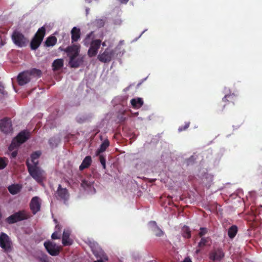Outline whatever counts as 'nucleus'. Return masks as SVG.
Wrapping results in <instances>:
<instances>
[{"instance_id":"09e8293b","label":"nucleus","mask_w":262,"mask_h":262,"mask_svg":"<svg viewBox=\"0 0 262 262\" xmlns=\"http://www.w3.org/2000/svg\"><path fill=\"white\" fill-rule=\"evenodd\" d=\"M120 3L126 4L129 0H118Z\"/></svg>"},{"instance_id":"473e14b6","label":"nucleus","mask_w":262,"mask_h":262,"mask_svg":"<svg viewBox=\"0 0 262 262\" xmlns=\"http://www.w3.org/2000/svg\"><path fill=\"white\" fill-rule=\"evenodd\" d=\"M224 93H225V96L224 98H227L230 97H236V95L235 93H231L230 89H228L227 88H225L224 89Z\"/></svg>"},{"instance_id":"9d476101","label":"nucleus","mask_w":262,"mask_h":262,"mask_svg":"<svg viewBox=\"0 0 262 262\" xmlns=\"http://www.w3.org/2000/svg\"><path fill=\"white\" fill-rule=\"evenodd\" d=\"M0 129L5 134L12 133V127L10 119L5 118L0 120Z\"/></svg>"},{"instance_id":"aec40b11","label":"nucleus","mask_w":262,"mask_h":262,"mask_svg":"<svg viewBox=\"0 0 262 262\" xmlns=\"http://www.w3.org/2000/svg\"><path fill=\"white\" fill-rule=\"evenodd\" d=\"M95 38L94 31H91L90 33L86 35V37L83 40V43L84 46L88 47L92 43V41L94 40Z\"/></svg>"},{"instance_id":"1a4fd4ad","label":"nucleus","mask_w":262,"mask_h":262,"mask_svg":"<svg viewBox=\"0 0 262 262\" xmlns=\"http://www.w3.org/2000/svg\"><path fill=\"white\" fill-rule=\"evenodd\" d=\"M11 242L9 236L5 233H2L0 235V247L5 252H8L11 250Z\"/></svg>"},{"instance_id":"37998d69","label":"nucleus","mask_w":262,"mask_h":262,"mask_svg":"<svg viewBox=\"0 0 262 262\" xmlns=\"http://www.w3.org/2000/svg\"><path fill=\"white\" fill-rule=\"evenodd\" d=\"M190 123H186L185 125L180 126L178 130L179 132H182L187 129L189 126Z\"/></svg>"},{"instance_id":"de8ad7c7","label":"nucleus","mask_w":262,"mask_h":262,"mask_svg":"<svg viewBox=\"0 0 262 262\" xmlns=\"http://www.w3.org/2000/svg\"><path fill=\"white\" fill-rule=\"evenodd\" d=\"M133 87H134V85H130L129 86H128L127 88H125L124 89V91L125 92H126L128 90H129L130 89H131Z\"/></svg>"},{"instance_id":"f3484780","label":"nucleus","mask_w":262,"mask_h":262,"mask_svg":"<svg viewBox=\"0 0 262 262\" xmlns=\"http://www.w3.org/2000/svg\"><path fill=\"white\" fill-rule=\"evenodd\" d=\"M70 232L64 230L62 237V244L64 246H70L72 244V241L70 238Z\"/></svg>"},{"instance_id":"39448f33","label":"nucleus","mask_w":262,"mask_h":262,"mask_svg":"<svg viewBox=\"0 0 262 262\" xmlns=\"http://www.w3.org/2000/svg\"><path fill=\"white\" fill-rule=\"evenodd\" d=\"M12 39L14 43L19 47L26 46L28 42V40L25 36L21 33L16 30L13 32Z\"/></svg>"},{"instance_id":"c85d7f7f","label":"nucleus","mask_w":262,"mask_h":262,"mask_svg":"<svg viewBox=\"0 0 262 262\" xmlns=\"http://www.w3.org/2000/svg\"><path fill=\"white\" fill-rule=\"evenodd\" d=\"M60 142V140L55 137L51 138L49 140V143L51 147H56L59 143Z\"/></svg>"},{"instance_id":"f704fd0d","label":"nucleus","mask_w":262,"mask_h":262,"mask_svg":"<svg viewBox=\"0 0 262 262\" xmlns=\"http://www.w3.org/2000/svg\"><path fill=\"white\" fill-rule=\"evenodd\" d=\"M105 23V20L104 19H96L94 21L95 25L98 28L103 27Z\"/></svg>"},{"instance_id":"7ed1b4c3","label":"nucleus","mask_w":262,"mask_h":262,"mask_svg":"<svg viewBox=\"0 0 262 262\" xmlns=\"http://www.w3.org/2000/svg\"><path fill=\"white\" fill-rule=\"evenodd\" d=\"M45 34L46 29L44 27H42L38 30L30 42V47L32 50H35L39 47Z\"/></svg>"},{"instance_id":"58836bf2","label":"nucleus","mask_w":262,"mask_h":262,"mask_svg":"<svg viewBox=\"0 0 262 262\" xmlns=\"http://www.w3.org/2000/svg\"><path fill=\"white\" fill-rule=\"evenodd\" d=\"M99 160H100L101 164H102V165L103 166V168L104 169H105V168H106V163H105L106 160H105V157L103 155H100Z\"/></svg>"},{"instance_id":"5fc2aeb1","label":"nucleus","mask_w":262,"mask_h":262,"mask_svg":"<svg viewBox=\"0 0 262 262\" xmlns=\"http://www.w3.org/2000/svg\"><path fill=\"white\" fill-rule=\"evenodd\" d=\"M79 122L81 123L82 121H78Z\"/></svg>"},{"instance_id":"ea45409f","label":"nucleus","mask_w":262,"mask_h":262,"mask_svg":"<svg viewBox=\"0 0 262 262\" xmlns=\"http://www.w3.org/2000/svg\"><path fill=\"white\" fill-rule=\"evenodd\" d=\"M61 236V233H59L58 231H55L52 234L51 237L53 239H59Z\"/></svg>"},{"instance_id":"6e6552de","label":"nucleus","mask_w":262,"mask_h":262,"mask_svg":"<svg viewBox=\"0 0 262 262\" xmlns=\"http://www.w3.org/2000/svg\"><path fill=\"white\" fill-rule=\"evenodd\" d=\"M115 52L114 50L106 48L102 53H100L97 58L98 59L103 63L109 62L112 59Z\"/></svg>"},{"instance_id":"b1692460","label":"nucleus","mask_w":262,"mask_h":262,"mask_svg":"<svg viewBox=\"0 0 262 262\" xmlns=\"http://www.w3.org/2000/svg\"><path fill=\"white\" fill-rule=\"evenodd\" d=\"M110 145V142L108 140H105L101 144L100 148L98 149L97 150V155L100 154L101 152H104L106 148Z\"/></svg>"},{"instance_id":"2eb2a0df","label":"nucleus","mask_w":262,"mask_h":262,"mask_svg":"<svg viewBox=\"0 0 262 262\" xmlns=\"http://www.w3.org/2000/svg\"><path fill=\"white\" fill-rule=\"evenodd\" d=\"M30 208L33 214H36L40 209L39 199L37 196L33 197L30 203Z\"/></svg>"},{"instance_id":"e433bc0d","label":"nucleus","mask_w":262,"mask_h":262,"mask_svg":"<svg viewBox=\"0 0 262 262\" xmlns=\"http://www.w3.org/2000/svg\"><path fill=\"white\" fill-rule=\"evenodd\" d=\"M152 230L155 232L156 236L158 237L162 236L164 234L163 231L159 227L153 229Z\"/></svg>"},{"instance_id":"412c9836","label":"nucleus","mask_w":262,"mask_h":262,"mask_svg":"<svg viewBox=\"0 0 262 262\" xmlns=\"http://www.w3.org/2000/svg\"><path fill=\"white\" fill-rule=\"evenodd\" d=\"M63 66V60L62 59H55L53 63L52 67L54 71H58Z\"/></svg>"},{"instance_id":"2f4dec72","label":"nucleus","mask_w":262,"mask_h":262,"mask_svg":"<svg viewBox=\"0 0 262 262\" xmlns=\"http://www.w3.org/2000/svg\"><path fill=\"white\" fill-rule=\"evenodd\" d=\"M191 231L188 227H184L183 228V236L185 238L191 237Z\"/></svg>"},{"instance_id":"8fccbe9b","label":"nucleus","mask_w":262,"mask_h":262,"mask_svg":"<svg viewBox=\"0 0 262 262\" xmlns=\"http://www.w3.org/2000/svg\"><path fill=\"white\" fill-rule=\"evenodd\" d=\"M183 262H192L191 260L189 257H186L184 259Z\"/></svg>"},{"instance_id":"f8f14e48","label":"nucleus","mask_w":262,"mask_h":262,"mask_svg":"<svg viewBox=\"0 0 262 262\" xmlns=\"http://www.w3.org/2000/svg\"><path fill=\"white\" fill-rule=\"evenodd\" d=\"M225 256V253L222 248H219L212 250L209 254V258L212 261H220Z\"/></svg>"},{"instance_id":"4be33fe9","label":"nucleus","mask_w":262,"mask_h":262,"mask_svg":"<svg viewBox=\"0 0 262 262\" xmlns=\"http://www.w3.org/2000/svg\"><path fill=\"white\" fill-rule=\"evenodd\" d=\"M57 40L56 37L53 36H49L47 38L45 42V45L46 47L53 46L56 43Z\"/></svg>"},{"instance_id":"5701e85b","label":"nucleus","mask_w":262,"mask_h":262,"mask_svg":"<svg viewBox=\"0 0 262 262\" xmlns=\"http://www.w3.org/2000/svg\"><path fill=\"white\" fill-rule=\"evenodd\" d=\"M41 152L40 151H36L33 152L31 155V161L34 164L33 165H37L38 161L37 160L40 156Z\"/></svg>"},{"instance_id":"393cba45","label":"nucleus","mask_w":262,"mask_h":262,"mask_svg":"<svg viewBox=\"0 0 262 262\" xmlns=\"http://www.w3.org/2000/svg\"><path fill=\"white\" fill-rule=\"evenodd\" d=\"M237 232V227L233 225L230 227L228 231V235L230 238H234Z\"/></svg>"},{"instance_id":"6ab92c4d","label":"nucleus","mask_w":262,"mask_h":262,"mask_svg":"<svg viewBox=\"0 0 262 262\" xmlns=\"http://www.w3.org/2000/svg\"><path fill=\"white\" fill-rule=\"evenodd\" d=\"M92 163V158L90 156L85 157L83 160L82 163L79 166V170L82 171L85 168H88Z\"/></svg>"},{"instance_id":"a878e982","label":"nucleus","mask_w":262,"mask_h":262,"mask_svg":"<svg viewBox=\"0 0 262 262\" xmlns=\"http://www.w3.org/2000/svg\"><path fill=\"white\" fill-rule=\"evenodd\" d=\"M130 103L135 108H139L143 104V99H131Z\"/></svg>"},{"instance_id":"4468645a","label":"nucleus","mask_w":262,"mask_h":262,"mask_svg":"<svg viewBox=\"0 0 262 262\" xmlns=\"http://www.w3.org/2000/svg\"><path fill=\"white\" fill-rule=\"evenodd\" d=\"M30 76L27 71L20 73L17 76L18 83L20 85H24L28 83L30 81Z\"/></svg>"},{"instance_id":"72a5a7b5","label":"nucleus","mask_w":262,"mask_h":262,"mask_svg":"<svg viewBox=\"0 0 262 262\" xmlns=\"http://www.w3.org/2000/svg\"><path fill=\"white\" fill-rule=\"evenodd\" d=\"M93 182L90 181L86 180H83L82 181L81 185L84 189L86 188H90L93 184Z\"/></svg>"},{"instance_id":"49530a36","label":"nucleus","mask_w":262,"mask_h":262,"mask_svg":"<svg viewBox=\"0 0 262 262\" xmlns=\"http://www.w3.org/2000/svg\"><path fill=\"white\" fill-rule=\"evenodd\" d=\"M17 155V151L16 150L13 151L11 154V157L12 158H15Z\"/></svg>"},{"instance_id":"20e7f679","label":"nucleus","mask_w":262,"mask_h":262,"mask_svg":"<svg viewBox=\"0 0 262 262\" xmlns=\"http://www.w3.org/2000/svg\"><path fill=\"white\" fill-rule=\"evenodd\" d=\"M29 215L25 210H20L11 215L6 219V221L9 224H14L19 221L27 220Z\"/></svg>"},{"instance_id":"a211bd4d","label":"nucleus","mask_w":262,"mask_h":262,"mask_svg":"<svg viewBox=\"0 0 262 262\" xmlns=\"http://www.w3.org/2000/svg\"><path fill=\"white\" fill-rule=\"evenodd\" d=\"M71 33L72 42L77 41L80 37L81 33L80 29L74 27L72 28Z\"/></svg>"},{"instance_id":"a18cd8bd","label":"nucleus","mask_w":262,"mask_h":262,"mask_svg":"<svg viewBox=\"0 0 262 262\" xmlns=\"http://www.w3.org/2000/svg\"><path fill=\"white\" fill-rule=\"evenodd\" d=\"M149 224L152 227V230L153 229L156 228L157 227H158V226L157 225V223L155 221H150Z\"/></svg>"},{"instance_id":"cd10ccee","label":"nucleus","mask_w":262,"mask_h":262,"mask_svg":"<svg viewBox=\"0 0 262 262\" xmlns=\"http://www.w3.org/2000/svg\"><path fill=\"white\" fill-rule=\"evenodd\" d=\"M209 237H201L200 242L198 243V247L200 248H202L205 246L208 245V243L209 241Z\"/></svg>"},{"instance_id":"c03bdc74","label":"nucleus","mask_w":262,"mask_h":262,"mask_svg":"<svg viewBox=\"0 0 262 262\" xmlns=\"http://www.w3.org/2000/svg\"><path fill=\"white\" fill-rule=\"evenodd\" d=\"M195 159L194 158V156H192L191 157H190L187 160V164H190L194 162Z\"/></svg>"},{"instance_id":"423d86ee","label":"nucleus","mask_w":262,"mask_h":262,"mask_svg":"<svg viewBox=\"0 0 262 262\" xmlns=\"http://www.w3.org/2000/svg\"><path fill=\"white\" fill-rule=\"evenodd\" d=\"M55 196L57 200L63 201L66 204L69 199L70 194L66 188H63L61 185L59 184L55 192Z\"/></svg>"},{"instance_id":"dca6fc26","label":"nucleus","mask_w":262,"mask_h":262,"mask_svg":"<svg viewBox=\"0 0 262 262\" xmlns=\"http://www.w3.org/2000/svg\"><path fill=\"white\" fill-rule=\"evenodd\" d=\"M84 61V57L78 56L77 57L71 58L69 60V64L70 67L77 68L81 65Z\"/></svg>"},{"instance_id":"bb28decb","label":"nucleus","mask_w":262,"mask_h":262,"mask_svg":"<svg viewBox=\"0 0 262 262\" xmlns=\"http://www.w3.org/2000/svg\"><path fill=\"white\" fill-rule=\"evenodd\" d=\"M8 190L12 194H16L20 191V188L18 185H12L8 187Z\"/></svg>"},{"instance_id":"7c9ffc66","label":"nucleus","mask_w":262,"mask_h":262,"mask_svg":"<svg viewBox=\"0 0 262 262\" xmlns=\"http://www.w3.org/2000/svg\"><path fill=\"white\" fill-rule=\"evenodd\" d=\"M29 73V75L31 76V75L36 76L38 77H40L41 75V71L40 70L33 68L30 70V71H28Z\"/></svg>"},{"instance_id":"3c124183","label":"nucleus","mask_w":262,"mask_h":262,"mask_svg":"<svg viewBox=\"0 0 262 262\" xmlns=\"http://www.w3.org/2000/svg\"><path fill=\"white\" fill-rule=\"evenodd\" d=\"M200 249H197V250H196V252L198 253H199V252H200Z\"/></svg>"},{"instance_id":"ddd939ff","label":"nucleus","mask_w":262,"mask_h":262,"mask_svg":"<svg viewBox=\"0 0 262 262\" xmlns=\"http://www.w3.org/2000/svg\"><path fill=\"white\" fill-rule=\"evenodd\" d=\"M65 51L67 53L70 59L79 56L80 52V46L77 45H73L68 47Z\"/></svg>"},{"instance_id":"f03ea898","label":"nucleus","mask_w":262,"mask_h":262,"mask_svg":"<svg viewBox=\"0 0 262 262\" xmlns=\"http://www.w3.org/2000/svg\"><path fill=\"white\" fill-rule=\"evenodd\" d=\"M29 132L23 130L20 132L17 136L13 139L9 147V150L12 151L17 148L20 144L25 142L29 138Z\"/></svg>"},{"instance_id":"603ef678","label":"nucleus","mask_w":262,"mask_h":262,"mask_svg":"<svg viewBox=\"0 0 262 262\" xmlns=\"http://www.w3.org/2000/svg\"><path fill=\"white\" fill-rule=\"evenodd\" d=\"M102 46H105V42H103V43H102Z\"/></svg>"},{"instance_id":"a19ab883","label":"nucleus","mask_w":262,"mask_h":262,"mask_svg":"<svg viewBox=\"0 0 262 262\" xmlns=\"http://www.w3.org/2000/svg\"><path fill=\"white\" fill-rule=\"evenodd\" d=\"M54 221L56 224V226H55V231H58L59 233H61L62 227L59 224H57L58 222H57V220L54 219Z\"/></svg>"},{"instance_id":"c756f323","label":"nucleus","mask_w":262,"mask_h":262,"mask_svg":"<svg viewBox=\"0 0 262 262\" xmlns=\"http://www.w3.org/2000/svg\"><path fill=\"white\" fill-rule=\"evenodd\" d=\"M8 162L7 158L0 157V169H4L8 164Z\"/></svg>"},{"instance_id":"79ce46f5","label":"nucleus","mask_w":262,"mask_h":262,"mask_svg":"<svg viewBox=\"0 0 262 262\" xmlns=\"http://www.w3.org/2000/svg\"><path fill=\"white\" fill-rule=\"evenodd\" d=\"M0 93H1L3 95L4 97H6L8 96V94L5 91L4 86H3L2 85L1 83H0Z\"/></svg>"},{"instance_id":"864d4df0","label":"nucleus","mask_w":262,"mask_h":262,"mask_svg":"<svg viewBox=\"0 0 262 262\" xmlns=\"http://www.w3.org/2000/svg\"><path fill=\"white\" fill-rule=\"evenodd\" d=\"M125 120V118H124L122 120V121H124Z\"/></svg>"},{"instance_id":"f257e3e1","label":"nucleus","mask_w":262,"mask_h":262,"mask_svg":"<svg viewBox=\"0 0 262 262\" xmlns=\"http://www.w3.org/2000/svg\"><path fill=\"white\" fill-rule=\"evenodd\" d=\"M26 165L30 175L38 183H41L44 179L43 171L37 165H32L28 161L26 162Z\"/></svg>"},{"instance_id":"0eeeda50","label":"nucleus","mask_w":262,"mask_h":262,"mask_svg":"<svg viewBox=\"0 0 262 262\" xmlns=\"http://www.w3.org/2000/svg\"><path fill=\"white\" fill-rule=\"evenodd\" d=\"M47 252L52 256H57L61 250V247L51 241L45 242L43 244Z\"/></svg>"},{"instance_id":"9b49d317","label":"nucleus","mask_w":262,"mask_h":262,"mask_svg":"<svg viewBox=\"0 0 262 262\" xmlns=\"http://www.w3.org/2000/svg\"><path fill=\"white\" fill-rule=\"evenodd\" d=\"M101 43V40L100 39H95L92 41V43L90 45V47L88 51V55L89 57H92L97 55Z\"/></svg>"},{"instance_id":"c9c22d12","label":"nucleus","mask_w":262,"mask_h":262,"mask_svg":"<svg viewBox=\"0 0 262 262\" xmlns=\"http://www.w3.org/2000/svg\"><path fill=\"white\" fill-rule=\"evenodd\" d=\"M37 259L40 262H49L48 256L45 253H41L40 255L37 257Z\"/></svg>"},{"instance_id":"4c0bfd02","label":"nucleus","mask_w":262,"mask_h":262,"mask_svg":"<svg viewBox=\"0 0 262 262\" xmlns=\"http://www.w3.org/2000/svg\"><path fill=\"white\" fill-rule=\"evenodd\" d=\"M208 232V229L206 228L201 227L200 229V232L199 233V236L200 237H202Z\"/></svg>"}]
</instances>
